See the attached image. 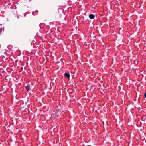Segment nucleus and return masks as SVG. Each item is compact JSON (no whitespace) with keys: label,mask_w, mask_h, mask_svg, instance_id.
<instances>
[{"label":"nucleus","mask_w":146,"mask_h":146,"mask_svg":"<svg viewBox=\"0 0 146 146\" xmlns=\"http://www.w3.org/2000/svg\"><path fill=\"white\" fill-rule=\"evenodd\" d=\"M64 75L67 78H69L70 76V74L68 73H65Z\"/></svg>","instance_id":"f03ea898"},{"label":"nucleus","mask_w":146,"mask_h":146,"mask_svg":"<svg viewBox=\"0 0 146 146\" xmlns=\"http://www.w3.org/2000/svg\"><path fill=\"white\" fill-rule=\"evenodd\" d=\"M144 96L145 98H146V93H145L144 94Z\"/></svg>","instance_id":"20e7f679"},{"label":"nucleus","mask_w":146,"mask_h":146,"mask_svg":"<svg viewBox=\"0 0 146 146\" xmlns=\"http://www.w3.org/2000/svg\"><path fill=\"white\" fill-rule=\"evenodd\" d=\"M89 17L91 19H93L95 17L94 15L93 14H90L89 15Z\"/></svg>","instance_id":"f257e3e1"},{"label":"nucleus","mask_w":146,"mask_h":146,"mask_svg":"<svg viewBox=\"0 0 146 146\" xmlns=\"http://www.w3.org/2000/svg\"><path fill=\"white\" fill-rule=\"evenodd\" d=\"M26 89L27 90L29 91L30 90V86L29 85H28L26 87Z\"/></svg>","instance_id":"7ed1b4c3"}]
</instances>
